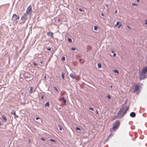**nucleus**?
<instances>
[{
  "instance_id": "nucleus-1",
  "label": "nucleus",
  "mask_w": 147,
  "mask_h": 147,
  "mask_svg": "<svg viewBox=\"0 0 147 147\" xmlns=\"http://www.w3.org/2000/svg\"><path fill=\"white\" fill-rule=\"evenodd\" d=\"M128 109V107H126L122 105L118 112L116 116L117 117L116 118H121L125 114L127 113Z\"/></svg>"
},
{
  "instance_id": "nucleus-2",
  "label": "nucleus",
  "mask_w": 147,
  "mask_h": 147,
  "mask_svg": "<svg viewBox=\"0 0 147 147\" xmlns=\"http://www.w3.org/2000/svg\"><path fill=\"white\" fill-rule=\"evenodd\" d=\"M147 72V67H144L142 69V72L140 74V80L144 79L146 78V74Z\"/></svg>"
},
{
  "instance_id": "nucleus-3",
  "label": "nucleus",
  "mask_w": 147,
  "mask_h": 147,
  "mask_svg": "<svg viewBox=\"0 0 147 147\" xmlns=\"http://www.w3.org/2000/svg\"><path fill=\"white\" fill-rule=\"evenodd\" d=\"M120 125V122L119 121H116L113 123V126L111 132L115 131L119 127Z\"/></svg>"
},
{
  "instance_id": "nucleus-4",
  "label": "nucleus",
  "mask_w": 147,
  "mask_h": 147,
  "mask_svg": "<svg viewBox=\"0 0 147 147\" xmlns=\"http://www.w3.org/2000/svg\"><path fill=\"white\" fill-rule=\"evenodd\" d=\"M140 87V86H138L136 84H135L134 86V92L136 93L137 94H138L139 92V88Z\"/></svg>"
},
{
  "instance_id": "nucleus-5",
  "label": "nucleus",
  "mask_w": 147,
  "mask_h": 147,
  "mask_svg": "<svg viewBox=\"0 0 147 147\" xmlns=\"http://www.w3.org/2000/svg\"><path fill=\"white\" fill-rule=\"evenodd\" d=\"M19 19L20 17L19 16H17L16 14H14L13 15L11 20L13 22L16 23L18 22V20H19Z\"/></svg>"
},
{
  "instance_id": "nucleus-6",
  "label": "nucleus",
  "mask_w": 147,
  "mask_h": 147,
  "mask_svg": "<svg viewBox=\"0 0 147 147\" xmlns=\"http://www.w3.org/2000/svg\"><path fill=\"white\" fill-rule=\"evenodd\" d=\"M32 11V7L31 5H30L27 8L26 13L28 14L30 16L32 14L31 11Z\"/></svg>"
},
{
  "instance_id": "nucleus-7",
  "label": "nucleus",
  "mask_w": 147,
  "mask_h": 147,
  "mask_svg": "<svg viewBox=\"0 0 147 147\" xmlns=\"http://www.w3.org/2000/svg\"><path fill=\"white\" fill-rule=\"evenodd\" d=\"M122 26V24L121 22H119V21H117L116 24L115 25V27H117L118 28H121V27Z\"/></svg>"
},
{
  "instance_id": "nucleus-8",
  "label": "nucleus",
  "mask_w": 147,
  "mask_h": 147,
  "mask_svg": "<svg viewBox=\"0 0 147 147\" xmlns=\"http://www.w3.org/2000/svg\"><path fill=\"white\" fill-rule=\"evenodd\" d=\"M27 14L26 13H25L21 17V20L24 21V22L27 19Z\"/></svg>"
},
{
  "instance_id": "nucleus-9",
  "label": "nucleus",
  "mask_w": 147,
  "mask_h": 147,
  "mask_svg": "<svg viewBox=\"0 0 147 147\" xmlns=\"http://www.w3.org/2000/svg\"><path fill=\"white\" fill-rule=\"evenodd\" d=\"M47 35L48 36H50L52 38H53V33L51 32H48L47 33Z\"/></svg>"
},
{
  "instance_id": "nucleus-10",
  "label": "nucleus",
  "mask_w": 147,
  "mask_h": 147,
  "mask_svg": "<svg viewBox=\"0 0 147 147\" xmlns=\"http://www.w3.org/2000/svg\"><path fill=\"white\" fill-rule=\"evenodd\" d=\"M11 113L12 115H13L14 116V118L15 119L18 117V116L16 115L14 110H12L11 111Z\"/></svg>"
},
{
  "instance_id": "nucleus-11",
  "label": "nucleus",
  "mask_w": 147,
  "mask_h": 147,
  "mask_svg": "<svg viewBox=\"0 0 147 147\" xmlns=\"http://www.w3.org/2000/svg\"><path fill=\"white\" fill-rule=\"evenodd\" d=\"M70 77L73 79H74L76 77V75L75 73H72L70 75Z\"/></svg>"
},
{
  "instance_id": "nucleus-12",
  "label": "nucleus",
  "mask_w": 147,
  "mask_h": 147,
  "mask_svg": "<svg viewBox=\"0 0 147 147\" xmlns=\"http://www.w3.org/2000/svg\"><path fill=\"white\" fill-rule=\"evenodd\" d=\"M59 100H63V102L65 104H66V100L64 97H63L62 98H59Z\"/></svg>"
},
{
  "instance_id": "nucleus-13",
  "label": "nucleus",
  "mask_w": 147,
  "mask_h": 147,
  "mask_svg": "<svg viewBox=\"0 0 147 147\" xmlns=\"http://www.w3.org/2000/svg\"><path fill=\"white\" fill-rule=\"evenodd\" d=\"M130 116L132 117H134L136 116V114L134 112H132L130 113Z\"/></svg>"
},
{
  "instance_id": "nucleus-14",
  "label": "nucleus",
  "mask_w": 147,
  "mask_h": 147,
  "mask_svg": "<svg viewBox=\"0 0 147 147\" xmlns=\"http://www.w3.org/2000/svg\"><path fill=\"white\" fill-rule=\"evenodd\" d=\"M50 104L49 103V102H47L44 105V106L45 107H49V106Z\"/></svg>"
},
{
  "instance_id": "nucleus-15",
  "label": "nucleus",
  "mask_w": 147,
  "mask_h": 147,
  "mask_svg": "<svg viewBox=\"0 0 147 147\" xmlns=\"http://www.w3.org/2000/svg\"><path fill=\"white\" fill-rule=\"evenodd\" d=\"M64 75H65V73H64L63 72H62V73H61V76L62 77V79L63 80H64L65 79Z\"/></svg>"
},
{
  "instance_id": "nucleus-16",
  "label": "nucleus",
  "mask_w": 147,
  "mask_h": 147,
  "mask_svg": "<svg viewBox=\"0 0 147 147\" xmlns=\"http://www.w3.org/2000/svg\"><path fill=\"white\" fill-rule=\"evenodd\" d=\"M33 88L32 87H31L30 89V93L32 94L33 92Z\"/></svg>"
},
{
  "instance_id": "nucleus-17",
  "label": "nucleus",
  "mask_w": 147,
  "mask_h": 147,
  "mask_svg": "<svg viewBox=\"0 0 147 147\" xmlns=\"http://www.w3.org/2000/svg\"><path fill=\"white\" fill-rule=\"evenodd\" d=\"M2 118L5 121H7V119L6 117L3 116L2 117Z\"/></svg>"
},
{
  "instance_id": "nucleus-18",
  "label": "nucleus",
  "mask_w": 147,
  "mask_h": 147,
  "mask_svg": "<svg viewBox=\"0 0 147 147\" xmlns=\"http://www.w3.org/2000/svg\"><path fill=\"white\" fill-rule=\"evenodd\" d=\"M67 40L69 42H72V39L70 38H68L67 39Z\"/></svg>"
},
{
  "instance_id": "nucleus-19",
  "label": "nucleus",
  "mask_w": 147,
  "mask_h": 147,
  "mask_svg": "<svg viewBox=\"0 0 147 147\" xmlns=\"http://www.w3.org/2000/svg\"><path fill=\"white\" fill-rule=\"evenodd\" d=\"M113 71L115 73H117V74H119V71L117 70H113Z\"/></svg>"
},
{
  "instance_id": "nucleus-20",
  "label": "nucleus",
  "mask_w": 147,
  "mask_h": 147,
  "mask_svg": "<svg viewBox=\"0 0 147 147\" xmlns=\"http://www.w3.org/2000/svg\"><path fill=\"white\" fill-rule=\"evenodd\" d=\"M98 68H101L102 67L101 64L100 63H98Z\"/></svg>"
},
{
  "instance_id": "nucleus-21",
  "label": "nucleus",
  "mask_w": 147,
  "mask_h": 147,
  "mask_svg": "<svg viewBox=\"0 0 147 147\" xmlns=\"http://www.w3.org/2000/svg\"><path fill=\"white\" fill-rule=\"evenodd\" d=\"M58 126L59 127V130L60 131H61L62 130V128L61 127V126L60 125H58Z\"/></svg>"
},
{
  "instance_id": "nucleus-22",
  "label": "nucleus",
  "mask_w": 147,
  "mask_h": 147,
  "mask_svg": "<svg viewBox=\"0 0 147 147\" xmlns=\"http://www.w3.org/2000/svg\"><path fill=\"white\" fill-rule=\"evenodd\" d=\"M54 88L55 90L57 92H59V91L57 88L55 86H54Z\"/></svg>"
},
{
  "instance_id": "nucleus-23",
  "label": "nucleus",
  "mask_w": 147,
  "mask_h": 147,
  "mask_svg": "<svg viewBox=\"0 0 147 147\" xmlns=\"http://www.w3.org/2000/svg\"><path fill=\"white\" fill-rule=\"evenodd\" d=\"M49 140L51 142H56V141L55 140H54L53 139L51 138Z\"/></svg>"
},
{
  "instance_id": "nucleus-24",
  "label": "nucleus",
  "mask_w": 147,
  "mask_h": 147,
  "mask_svg": "<svg viewBox=\"0 0 147 147\" xmlns=\"http://www.w3.org/2000/svg\"><path fill=\"white\" fill-rule=\"evenodd\" d=\"M58 21L59 23L60 24H61V22H62L61 20V19H59L58 20Z\"/></svg>"
},
{
  "instance_id": "nucleus-25",
  "label": "nucleus",
  "mask_w": 147,
  "mask_h": 147,
  "mask_svg": "<svg viewBox=\"0 0 147 147\" xmlns=\"http://www.w3.org/2000/svg\"><path fill=\"white\" fill-rule=\"evenodd\" d=\"M111 52L112 53H113V57H115L116 56V54L115 53H114V51L113 50L111 51Z\"/></svg>"
},
{
  "instance_id": "nucleus-26",
  "label": "nucleus",
  "mask_w": 147,
  "mask_h": 147,
  "mask_svg": "<svg viewBox=\"0 0 147 147\" xmlns=\"http://www.w3.org/2000/svg\"><path fill=\"white\" fill-rule=\"evenodd\" d=\"M76 130H78L79 131H80L81 130V129L80 127H76Z\"/></svg>"
},
{
  "instance_id": "nucleus-27",
  "label": "nucleus",
  "mask_w": 147,
  "mask_h": 147,
  "mask_svg": "<svg viewBox=\"0 0 147 147\" xmlns=\"http://www.w3.org/2000/svg\"><path fill=\"white\" fill-rule=\"evenodd\" d=\"M98 28V27L96 26H94V30H96Z\"/></svg>"
},
{
  "instance_id": "nucleus-28",
  "label": "nucleus",
  "mask_w": 147,
  "mask_h": 147,
  "mask_svg": "<svg viewBox=\"0 0 147 147\" xmlns=\"http://www.w3.org/2000/svg\"><path fill=\"white\" fill-rule=\"evenodd\" d=\"M65 57L64 56H63L61 59V60L63 61H65Z\"/></svg>"
},
{
  "instance_id": "nucleus-29",
  "label": "nucleus",
  "mask_w": 147,
  "mask_h": 147,
  "mask_svg": "<svg viewBox=\"0 0 147 147\" xmlns=\"http://www.w3.org/2000/svg\"><path fill=\"white\" fill-rule=\"evenodd\" d=\"M88 109L93 111H94V108L92 107H89Z\"/></svg>"
},
{
  "instance_id": "nucleus-30",
  "label": "nucleus",
  "mask_w": 147,
  "mask_h": 147,
  "mask_svg": "<svg viewBox=\"0 0 147 147\" xmlns=\"http://www.w3.org/2000/svg\"><path fill=\"white\" fill-rule=\"evenodd\" d=\"M71 49L72 50H73V51H74V50H75L76 49L75 48H74V47H71Z\"/></svg>"
},
{
  "instance_id": "nucleus-31",
  "label": "nucleus",
  "mask_w": 147,
  "mask_h": 147,
  "mask_svg": "<svg viewBox=\"0 0 147 147\" xmlns=\"http://www.w3.org/2000/svg\"><path fill=\"white\" fill-rule=\"evenodd\" d=\"M24 77L25 78H29V77H28V76H26V75H25L24 76Z\"/></svg>"
},
{
  "instance_id": "nucleus-32",
  "label": "nucleus",
  "mask_w": 147,
  "mask_h": 147,
  "mask_svg": "<svg viewBox=\"0 0 147 147\" xmlns=\"http://www.w3.org/2000/svg\"><path fill=\"white\" fill-rule=\"evenodd\" d=\"M47 49L48 51H50L51 50V49L50 47H48L47 48Z\"/></svg>"
},
{
  "instance_id": "nucleus-33",
  "label": "nucleus",
  "mask_w": 147,
  "mask_h": 147,
  "mask_svg": "<svg viewBox=\"0 0 147 147\" xmlns=\"http://www.w3.org/2000/svg\"><path fill=\"white\" fill-rule=\"evenodd\" d=\"M132 5L133 6H137V4L135 3H134L132 4Z\"/></svg>"
},
{
  "instance_id": "nucleus-34",
  "label": "nucleus",
  "mask_w": 147,
  "mask_h": 147,
  "mask_svg": "<svg viewBox=\"0 0 147 147\" xmlns=\"http://www.w3.org/2000/svg\"><path fill=\"white\" fill-rule=\"evenodd\" d=\"M107 98L109 99H110V95H108L107 96Z\"/></svg>"
},
{
  "instance_id": "nucleus-35",
  "label": "nucleus",
  "mask_w": 147,
  "mask_h": 147,
  "mask_svg": "<svg viewBox=\"0 0 147 147\" xmlns=\"http://www.w3.org/2000/svg\"><path fill=\"white\" fill-rule=\"evenodd\" d=\"M126 27L129 29H131V28H130V27L129 26H126Z\"/></svg>"
},
{
  "instance_id": "nucleus-36",
  "label": "nucleus",
  "mask_w": 147,
  "mask_h": 147,
  "mask_svg": "<svg viewBox=\"0 0 147 147\" xmlns=\"http://www.w3.org/2000/svg\"><path fill=\"white\" fill-rule=\"evenodd\" d=\"M41 140L43 141H45V139L43 138H41Z\"/></svg>"
},
{
  "instance_id": "nucleus-37",
  "label": "nucleus",
  "mask_w": 147,
  "mask_h": 147,
  "mask_svg": "<svg viewBox=\"0 0 147 147\" xmlns=\"http://www.w3.org/2000/svg\"><path fill=\"white\" fill-rule=\"evenodd\" d=\"M144 24H146V25H147V20H145V23Z\"/></svg>"
},
{
  "instance_id": "nucleus-38",
  "label": "nucleus",
  "mask_w": 147,
  "mask_h": 147,
  "mask_svg": "<svg viewBox=\"0 0 147 147\" xmlns=\"http://www.w3.org/2000/svg\"><path fill=\"white\" fill-rule=\"evenodd\" d=\"M33 65H34V66H36L37 65V63H36L35 62H34V63H33Z\"/></svg>"
},
{
  "instance_id": "nucleus-39",
  "label": "nucleus",
  "mask_w": 147,
  "mask_h": 147,
  "mask_svg": "<svg viewBox=\"0 0 147 147\" xmlns=\"http://www.w3.org/2000/svg\"><path fill=\"white\" fill-rule=\"evenodd\" d=\"M95 113H96V114H98V111L97 110H96Z\"/></svg>"
},
{
  "instance_id": "nucleus-40",
  "label": "nucleus",
  "mask_w": 147,
  "mask_h": 147,
  "mask_svg": "<svg viewBox=\"0 0 147 147\" xmlns=\"http://www.w3.org/2000/svg\"><path fill=\"white\" fill-rule=\"evenodd\" d=\"M79 10L80 11H81V12H82L83 11V10L82 9H81V8H79Z\"/></svg>"
},
{
  "instance_id": "nucleus-41",
  "label": "nucleus",
  "mask_w": 147,
  "mask_h": 147,
  "mask_svg": "<svg viewBox=\"0 0 147 147\" xmlns=\"http://www.w3.org/2000/svg\"><path fill=\"white\" fill-rule=\"evenodd\" d=\"M44 96L43 95H42L41 97V99H44Z\"/></svg>"
},
{
  "instance_id": "nucleus-42",
  "label": "nucleus",
  "mask_w": 147,
  "mask_h": 147,
  "mask_svg": "<svg viewBox=\"0 0 147 147\" xmlns=\"http://www.w3.org/2000/svg\"><path fill=\"white\" fill-rule=\"evenodd\" d=\"M40 119V118L39 117H36V118H35V119L36 120H38V119Z\"/></svg>"
},
{
  "instance_id": "nucleus-43",
  "label": "nucleus",
  "mask_w": 147,
  "mask_h": 147,
  "mask_svg": "<svg viewBox=\"0 0 147 147\" xmlns=\"http://www.w3.org/2000/svg\"><path fill=\"white\" fill-rule=\"evenodd\" d=\"M101 15L102 16H104V14L102 13H101Z\"/></svg>"
},
{
  "instance_id": "nucleus-44",
  "label": "nucleus",
  "mask_w": 147,
  "mask_h": 147,
  "mask_svg": "<svg viewBox=\"0 0 147 147\" xmlns=\"http://www.w3.org/2000/svg\"><path fill=\"white\" fill-rule=\"evenodd\" d=\"M46 78H47V77H46V76H45L44 77V78L45 79H46Z\"/></svg>"
},
{
  "instance_id": "nucleus-45",
  "label": "nucleus",
  "mask_w": 147,
  "mask_h": 147,
  "mask_svg": "<svg viewBox=\"0 0 147 147\" xmlns=\"http://www.w3.org/2000/svg\"><path fill=\"white\" fill-rule=\"evenodd\" d=\"M79 61L80 62L82 61V59H79Z\"/></svg>"
},
{
  "instance_id": "nucleus-46",
  "label": "nucleus",
  "mask_w": 147,
  "mask_h": 147,
  "mask_svg": "<svg viewBox=\"0 0 147 147\" xmlns=\"http://www.w3.org/2000/svg\"><path fill=\"white\" fill-rule=\"evenodd\" d=\"M117 12V10H116L115 11V14H116Z\"/></svg>"
},
{
  "instance_id": "nucleus-47",
  "label": "nucleus",
  "mask_w": 147,
  "mask_h": 147,
  "mask_svg": "<svg viewBox=\"0 0 147 147\" xmlns=\"http://www.w3.org/2000/svg\"><path fill=\"white\" fill-rule=\"evenodd\" d=\"M110 134L109 136V137H108V139H109L110 138Z\"/></svg>"
},
{
  "instance_id": "nucleus-48",
  "label": "nucleus",
  "mask_w": 147,
  "mask_h": 147,
  "mask_svg": "<svg viewBox=\"0 0 147 147\" xmlns=\"http://www.w3.org/2000/svg\"><path fill=\"white\" fill-rule=\"evenodd\" d=\"M43 63V61H40V63Z\"/></svg>"
},
{
  "instance_id": "nucleus-49",
  "label": "nucleus",
  "mask_w": 147,
  "mask_h": 147,
  "mask_svg": "<svg viewBox=\"0 0 147 147\" xmlns=\"http://www.w3.org/2000/svg\"><path fill=\"white\" fill-rule=\"evenodd\" d=\"M1 125V122H0V125Z\"/></svg>"
},
{
  "instance_id": "nucleus-50",
  "label": "nucleus",
  "mask_w": 147,
  "mask_h": 147,
  "mask_svg": "<svg viewBox=\"0 0 147 147\" xmlns=\"http://www.w3.org/2000/svg\"><path fill=\"white\" fill-rule=\"evenodd\" d=\"M29 142H30V140H29Z\"/></svg>"
},
{
  "instance_id": "nucleus-51",
  "label": "nucleus",
  "mask_w": 147,
  "mask_h": 147,
  "mask_svg": "<svg viewBox=\"0 0 147 147\" xmlns=\"http://www.w3.org/2000/svg\"><path fill=\"white\" fill-rule=\"evenodd\" d=\"M111 88L112 87V86H111Z\"/></svg>"
}]
</instances>
